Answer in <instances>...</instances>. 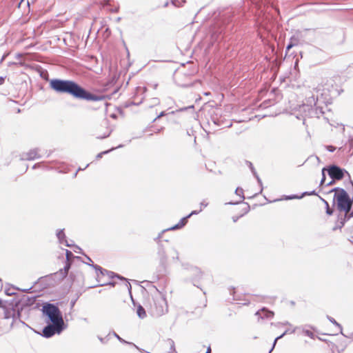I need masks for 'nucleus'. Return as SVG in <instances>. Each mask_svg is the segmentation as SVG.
<instances>
[{
	"instance_id": "nucleus-1",
	"label": "nucleus",
	"mask_w": 353,
	"mask_h": 353,
	"mask_svg": "<svg viewBox=\"0 0 353 353\" xmlns=\"http://www.w3.org/2000/svg\"><path fill=\"white\" fill-rule=\"evenodd\" d=\"M49 86L58 94H68L77 99L92 101L104 99L103 96H97L91 93L72 80L52 79L49 81Z\"/></svg>"
},
{
	"instance_id": "nucleus-2",
	"label": "nucleus",
	"mask_w": 353,
	"mask_h": 353,
	"mask_svg": "<svg viewBox=\"0 0 353 353\" xmlns=\"http://www.w3.org/2000/svg\"><path fill=\"white\" fill-rule=\"evenodd\" d=\"M42 314L45 317V321L47 323H52L59 327L60 324H65L62 314L56 305L46 303L42 306Z\"/></svg>"
},
{
	"instance_id": "nucleus-3",
	"label": "nucleus",
	"mask_w": 353,
	"mask_h": 353,
	"mask_svg": "<svg viewBox=\"0 0 353 353\" xmlns=\"http://www.w3.org/2000/svg\"><path fill=\"white\" fill-rule=\"evenodd\" d=\"M334 192V200L336 201L337 209L345 214L348 213L353 205V199L350 198L348 193L341 188H334L330 192Z\"/></svg>"
},
{
	"instance_id": "nucleus-4",
	"label": "nucleus",
	"mask_w": 353,
	"mask_h": 353,
	"mask_svg": "<svg viewBox=\"0 0 353 353\" xmlns=\"http://www.w3.org/2000/svg\"><path fill=\"white\" fill-rule=\"evenodd\" d=\"M168 310L167 301L163 294L157 290V293L152 297L150 303L149 312L153 316H161Z\"/></svg>"
},
{
	"instance_id": "nucleus-5",
	"label": "nucleus",
	"mask_w": 353,
	"mask_h": 353,
	"mask_svg": "<svg viewBox=\"0 0 353 353\" xmlns=\"http://www.w3.org/2000/svg\"><path fill=\"white\" fill-rule=\"evenodd\" d=\"M89 265L93 267L97 271V279L99 285L101 286L111 285H114V283L112 282L111 280L115 277L125 281V279L113 272L108 271L102 268L101 266L94 264L88 263Z\"/></svg>"
},
{
	"instance_id": "nucleus-6",
	"label": "nucleus",
	"mask_w": 353,
	"mask_h": 353,
	"mask_svg": "<svg viewBox=\"0 0 353 353\" xmlns=\"http://www.w3.org/2000/svg\"><path fill=\"white\" fill-rule=\"evenodd\" d=\"M157 260L159 263L158 271L163 273L165 272L168 264V256L165 249L161 242L159 243L157 252Z\"/></svg>"
},
{
	"instance_id": "nucleus-7",
	"label": "nucleus",
	"mask_w": 353,
	"mask_h": 353,
	"mask_svg": "<svg viewBox=\"0 0 353 353\" xmlns=\"http://www.w3.org/2000/svg\"><path fill=\"white\" fill-rule=\"evenodd\" d=\"M326 170L330 177L334 180L342 179L345 176V174L349 177H350V175L347 171L336 165H332L328 166L327 168H326Z\"/></svg>"
},
{
	"instance_id": "nucleus-8",
	"label": "nucleus",
	"mask_w": 353,
	"mask_h": 353,
	"mask_svg": "<svg viewBox=\"0 0 353 353\" xmlns=\"http://www.w3.org/2000/svg\"><path fill=\"white\" fill-rule=\"evenodd\" d=\"M65 329V324H60L59 327L52 323H48L42 330V336L46 338H50L56 333L60 334Z\"/></svg>"
},
{
	"instance_id": "nucleus-9",
	"label": "nucleus",
	"mask_w": 353,
	"mask_h": 353,
	"mask_svg": "<svg viewBox=\"0 0 353 353\" xmlns=\"http://www.w3.org/2000/svg\"><path fill=\"white\" fill-rule=\"evenodd\" d=\"M2 308L3 309L4 319H12L11 325H13L14 322L16 321V320L19 319L21 316V312L19 310V309H15L12 306L5 307L4 305L3 306Z\"/></svg>"
},
{
	"instance_id": "nucleus-10",
	"label": "nucleus",
	"mask_w": 353,
	"mask_h": 353,
	"mask_svg": "<svg viewBox=\"0 0 353 353\" xmlns=\"http://www.w3.org/2000/svg\"><path fill=\"white\" fill-rule=\"evenodd\" d=\"M306 108H307V112L305 115L307 117H319L324 113L323 108L318 106L317 104L314 107L309 105L306 106Z\"/></svg>"
},
{
	"instance_id": "nucleus-11",
	"label": "nucleus",
	"mask_w": 353,
	"mask_h": 353,
	"mask_svg": "<svg viewBox=\"0 0 353 353\" xmlns=\"http://www.w3.org/2000/svg\"><path fill=\"white\" fill-rule=\"evenodd\" d=\"M39 149L35 148L30 150L28 152L23 154L21 159L23 160L31 161L35 159H39L41 157L40 154H39Z\"/></svg>"
},
{
	"instance_id": "nucleus-12",
	"label": "nucleus",
	"mask_w": 353,
	"mask_h": 353,
	"mask_svg": "<svg viewBox=\"0 0 353 353\" xmlns=\"http://www.w3.org/2000/svg\"><path fill=\"white\" fill-rule=\"evenodd\" d=\"M318 98L315 97L314 95H312L311 97H308L306 99V103H304L301 108V111H303L305 114L307 112V108L306 106L311 105L314 107L317 104Z\"/></svg>"
},
{
	"instance_id": "nucleus-13",
	"label": "nucleus",
	"mask_w": 353,
	"mask_h": 353,
	"mask_svg": "<svg viewBox=\"0 0 353 353\" xmlns=\"http://www.w3.org/2000/svg\"><path fill=\"white\" fill-rule=\"evenodd\" d=\"M56 236H57L59 243L60 244H63L67 247L72 246V245L70 243H69L66 239V236H65V234L64 232V229L57 230Z\"/></svg>"
},
{
	"instance_id": "nucleus-14",
	"label": "nucleus",
	"mask_w": 353,
	"mask_h": 353,
	"mask_svg": "<svg viewBox=\"0 0 353 353\" xmlns=\"http://www.w3.org/2000/svg\"><path fill=\"white\" fill-rule=\"evenodd\" d=\"M256 316H259V317L261 319L264 318H272L274 315V313L266 308L263 307L261 310H259L255 314Z\"/></svg>"
},
{
	"instance_id": "nucleus-15",
	"label": "nucleus",
	"mask_w": 353,
	"mask_h": 353,
	"mask_svg": "<svg viewBox=\"0 0 353 353\" xmlns=\"http://www.w3.org/2000/svg\"><path fill=\"white\" fill-rule=\"evenodd\" d=\"M189 218H190V215H188V216L182 218L177 224L168 228V230H179V229L182 228L188 223V220Z\"/></svg>"
},
{
	"instance_id": "nucleus-16",
	"label": "nucleus",
	"mask_w": 353,
	"mask_h": 353,
	"mask_svg": "<svg viewBox=\"0 0 353 353\" xmlns=\"http://www.w3.org/2000/svg\"><path fill=\"white\" fill-rule=\"evenodd\" d=\"M235 194L236 195L239 196L241 200L239 201H236V202L230 201V202L226 203L225 204H228V205H237V204H239V203L243 202V201L245 199V196H244V194H243V190L241 188H237L236 189V190H235Z\"/></svg>"
},
{
	"instance_id": "nucleus-17",
	"label": "nucleus",
	"mask_w": 353,
	"mask_h": 353,
	"mask_svg": "<svg viewBox=\"0 0 353 353\" xmlns=\"http://www.w3.org/2000/svg\"><path fill=\"white\" fill-rule=\"evenodd\" d=\"M346 217L347 214H344L343 215H339L336 225L334 227V230H336V228H341L342 227H343L345 223L347 221Z\"/></svg>"
},
{
	"instance_id": "nucleus-18",
	"label": "nucleus",
	"mask_w": 353,
	"mask_h": 353,
	"mask_svg": "<svg viewBox=\"0 0 353 353\" xmlns=\"http://www.w3.org/2000/svg\"><path fill=\"white\" fill-rule=\"evenodd\" d=\"M35 301V297H28L26 295H23L22 298L16 302V306H18V304L20 303H24L26 304H32Z\"/></svg>"
},
{
	"instance_id": "nucleus-19",
	"label": "nucleus",
	"mask_w": 353,
	"mask_h": 353,
	"mask_svg": "<svg viewBox=\"0 0 353 353\" xmlns=\"http://www.w3.org/2000/svg\"><path fill=\"white\" fill-rule=\"evenodd\" d=\"M316 194H317L316 193L315 190H313L312 192H305L300 196H299L297 195H295V194H292V195H290V196H285V199L286 200H290V199H301V198H303L305 195H316Z\"/></svg>"
},
{
	"instance_id": "nucleus-20",
	"label": "nucleus",
	"mask_w": 353,
	"mask_h": 353,
	"mask_svg": "<svg viewBox=\"0 0 353 353\" xmlns=\"http://www.w3.org/2000/svg\"><path fill=\"white\" fill-rule=\"evenodd\" d=\"M294 332H295V329L292 330L291 332H290V330H285V332H284L281 335H280V336H277V337L274 339V343H273V345H272V348L270 349V350L269 351V352H268V353H272V352L273 351V350H274V347H275V345H276V342H277V341H278L279 339H282V338H283L285 334H288V333H294Z\"/></svg>"
},
{
	"instance_id": "nucleus-21",
	"label": "nucleus",
	"mask_w": 353,
	"mask_h": 353,
	"mask_svg": "<svg viewBox=\"0 0 353 353\" xmlns=\"http://www.w3.org/2000/svg\"><path fill=\"white\" fill-rule=\"evenodd\" d=\"M71 264L69 261H67L65 263L63 269L60 270V274L61 275L62 278H65L68 274V271L70 268Z\"/></svg>"
},
{
	"instance_id": "nucleus-22",
	"label": "nucleus",
	"mask_w": 353,
	"mask_h": 353,
	"mask_svg": "<svg viewBox=\"0 0 353 353\" xmlns=\"http://www.w3.org/2000/svg\"><path fill=\"white\" fill-rule=\"evenodd\" d=\"M137 314L140 319H144L146 317V312L143 307L139 305L137 309Z\"/></svg>"
},
{
	"instance_id": "nucleus-23",
	"label": "nucleus",
	"mask_w": 353,
	"mask_h": 353,
	"mask_svg": "<svg viewBox=\"0 0 353 353\" xmlns=\"http://www.w3.org/2000/svg\"><path fill=\"white\" fill-rule=\"evenodd\" d=\"M191 271L192 272V274L194 275V280L199 279L202 275L201 270L196 267L192 268L191 269Z\"/></svg>"
},
{
	"instance_id": "nucleus-24",
	"label": "nucleus",
	"mask_w": 353,
	"mask_h": 353,
	"mask_svg": "<svg viewBox=\"0 0 353 353\" xmlns=\"http://www.w3.org/2000/svg\"><path fill=\"white\" fill-rule=\"evenodd\" d=\"M122 147H123V145H119L118 147H117V148H122ZM114 149H116V148H111L110 150H105V151H103V152H101L99 153V154L97 155V157H96L97 159H99L102 158V157L103 156V154H108V153H109L110 151L114 150Z\"/></svg>"
},
{
	"instance_id": "nucleus-25",
	"label": "nucleus",
	"mask_w": 353,
	"mask_h": 353,
	"mask_svg": "<svg viewBox=\"0 0 353 353\" xmlns=\"http://www.w3.org/2000/svg\"><path fill=\"white\" fill-rule=\"evenodd\" d=\"M327 319H328V320H329L332 323H333L334 325H335L336 326H337V327L339 328V330H340V332H341L343 335H344V334H343V332H342V327H341V325L339 323H337V322L336 321V320H335L334 318H332V317H331V316H327Z\"/></svg>"
},
{
	"instance_id": "nucleus-26",
	"label": "nucleus",
	"mask_w": 353,
	"mask_h": 353,
	"mask_svg": "<svg viewBox=\"0 0 353 353\" xmlns=\"http://www.w3.org/2000/svg\"><path fill=\"white\" fill-rule=\"evenodd\" d=\"M112 334L114 337H116L121 343H127V344H132L131 343H129L124 339H123L121 337H120L115 332H112Z\"/></svg>"
},
{
	"instance_id": "nucleus-27",
	"label": "nucleus",
	"mask_w": 353,
	"mask_h": 353,
	"mask_svg": "<svg viewBox=\"0 0 353 353\" xmlns=\"http://www.w3.org/2000/svg\"><path fill=\"white\" fill-rule=\"evenodd\" d=\"M168 230H168V229H166V230H162V231H161V232L158 234V236H157L156 238H154V241L157 242V244H158V245H159V242H161V241H160V239L162 238L163 234L165 231H168Z\"/></svg>"
},
{
	"instance_id": "nucleus-28",
	"label": "nucleus",
	"mask_w": 353,
	"mask_h": 353,
	"mask_svg": "<svg viewBox=\"0 0 353 353\" xmlns=\"http://www.w3.org/2000/svg\"><path fill=\"white\" fill-rule=\"evenodd\" d=\"M5 292L8 296H12L16 294L14 288H8L5 290Z\"/></svg>"
},
{
	"instance_id": "nucleus-29",
	"label": "nucleus",
	"mask_w": 353,
	"mask_h": 353,
	"mask_svg": "<svg viewBox=\"0 0 353 353\" xmlns=\"http://www.w3.org/2000/svg\"><path fill=\"white\" fill-rule=\"evenodd\" d=\"M325 206H326V213H327V214L332 215L333 214V210L330 208L329 203H327V201H325Z\"/></svg>"
},
{
	"instance_id": "nucleus-30",
	"label": "nucleus",
	"mask_w": 353,
	"mask_h": 353,
	"mask_svg": "<svg viewBox=\"0 0 353 353\" xmlns=\"http://www.w3.org/2000/svg\"><path fill=\"white\" fill-rule=\"evenodd\" d=\"M303 333L306 336H309L311 339H314V334L312 332H311L310 330H303Z\"/></svg>"
},
{
	"instance_id": "nucleus-31",
	"label": "nucleus",
	"mask_w": 353,
	"mask_h": 353,
	"mask_svg": "<svg viewBox=\"0 0 353 353\" xmlns=\"http://www.w3.org/2000/svg\"><path fill=\"white\" fill-rule=\"evenodd\" d=\"M325 171H327L326 170V168H323L322 169V179L321 180L320 185H322L325 183Z\"/></svg>"
},
{
	"instance_id": "nucleus-32",
	"label": "nucleus",
	"mask_w": 353,
	"mask_h": 353,
	"mask_svg": "<svg viewBox=\"0 0 353 353\" xmlns=\"http://www.w3.org/2000/svg\"><path fill=\"white\" fill-rule=\"evenodd\" d=\"M111 134V130H108V132L106 133H105L103 135H97V139H105L106 137H108L110 136V134Z\"/></svg>"
},
{
	"instance_id": "nucleus-33",
	"label": "nucleus",
	"mask_w": 353,
	"mask_h": 353,
	"mask_svg": "<svg viewBox=\"0 0 353 353\" xmlns=\"http://www.w3.org/2000/svg\"><path fill=\"white\" fill-rule=\"evenodd\" d=\"M65 254H66V259H67V261H69V259L71 258V257H73V254L72 253L71 251L68 250H65Z\"/></svg>"
},
{
	"instance_id": "nucleus-34",
	"label": "nucleus",
	"mask_w": 353,
	"mask_h": 353,
	"mask_svg": "<svg viewBox=\"0 0 353 353\" xmlns=\"http://www.w3.org/2000/svg\"><path fill=\"white\" fill-rule=\"evenodd\" d=\"M110 334L105 338H103V337H101V336H98V339L102 343H107V341H108V336H109Z\"/></svg>"
},
{
	"instance_id": "nucleus-35",
	"label": "nucleus",
	"mask_w": 353,
	"mask_h": 353,
	"mask_svg": "<svg viewBox=\"0 0 353 353\" xmlns=\"http://www.w3.org/2000/svg\"><path fill=\"white\" fill-rule=\"evenodd\" d=\"M172 250L174 253V255L172 256V259L173 260H179V253L177 252V250L175 249V248H172Z\"/></svg>"
},
{
	"instance_id": "nucleus-36",
	"label": "nucleus",
	"mask_w": 353,
	"mask_h": 353,
	"mask_svg": "<svg viewBox=\"0 0 353 353\" xmlns=\"http://www.w3.org/2000/svg\"><path fill=\"white\" fill-rule=\"evenodd\" d=\"M325 148L329 151V152H333L334 151H335L336 150V148L332 146V145H325Z\"/></svg>"
},
{
	"instance_id": "nucleus-37",
	"label": "nucleus",
	"mask_w": 353,
	"mask_h": 353,
	"mask_svg": "<svg viewBox=\"0 0 353 353\" xmlns=\"http://www.w3.org/2000/svg\"><path fill=\"white\" fill-rule=\"evenodd\" d=\"M165 115V112H161L154 120H153V122H154L156 120H157L158 119L163 117Z\"/></svg>"
},
{
	"instance_id": "nucleus-38",
	"label": "nucleus",
	"mask_w": 353,
	"mask_h": 353,
	"mask_svg": "<svg viewBox=\"0 0 353 353\" xmlns=\"http://www.w3.org/2000/svg\"><path fill=\"white\" fill-rule=\"evenodd\" d=\"M202 211V209L201 208L199 210H193L192 211V212L190 214H189L188 215H190V217L194 214H199L200 212Z\"/></svg>"
},
{
	"instance_id": "nucleus-39",
	"label": "nucleus",
	"mask_w": 353,
	"mask_h": 353,
	"mask_svg": "<svg viewBox=\"0 0 353 353\" xmlns=\"http://www.w3.org/2000/svg\"><path fill=\"white\" fill-rule=\"evenodd\" d=\"M109 1L108 0H103L102 2H101V5L103 8L109 6Z\"/></svg>"
},
{
	"instance_id": "nucleus-40",
	"label": "nucleus",
	"mask_w": 353,
	"mask_h": 353,
	"mask_svg": "<svg viewBox=\"0 0 353 353\" xmlns=\"http://www.w3.org/2000/svg\"><path fill=\"white\" fill-rule=\"evenodd\" d=\"M352 217H353V210L352 212L350 211L348 213H347V217H346L347 221L349 220Z\"/></svg>"
},
{
	"instance_id": "nucleus-41",
	"label": "nucleus",
	"mask_w": 353,
	"mask_h": 353,
	"mask_svg": "<svg viewBox=\"0 0 353 353\" xmlns=\"http://www.w3.org/2000/svg\"><path fill=\"white\" fill-rule=\"evenodd\" d=\"M348 141H349L350 149H352V152L351 154V155H352L353 154V139H350Z\"/></svg>"
},
{
	"instance_id": "nucleus-42",
	"label": "nucleus",
	"mask_w": 353,
	"mask_h": 353,
	"mask_svg": "<svg viewBox=\"0 0 353 353\" xmlns=\"http://www.w3.org/2000/svg\"><path fill=\"white\" fill-rule=\"evenodd\" d=\"M208 205V203L205 202V201L201 202L200 203V205H201V208L202 209V208H205L207 207Z\"/></svg>"
},
{
	"instance_id": "nucleus-43",
	"label": "nucleus",
	"mask_w": 353,
	"mask_h": 353,
	"mask_svg": "<svg viewBox=\"0 0 353 353\" xmlns=\"http://www.w3.org/2000/svg\"><path fill=\"white\" fill-rule=\"evenodd\" d=\"M190 108H194V105H190V106H188V107H185V108H180L178 111H184V110H186L188 109H190Z\"/></svg>"
},
{
	"instance_id": "nucleus-44",
	"label": "nucleus",
	"mask_w": 353,
	"mask_h": 353,
	"mask_svg": "<svg viewBox=\"0 0 353 353\" xmlns=\"http://www.w3.org/2000/svg\"><path fill=\"white\" fill-rule=\"evenodd\" d=\"M294 46V43H292V41H290V42L288 44V46H287V47H286V50H290V48H292Z\"/></svg>"
},
{
	"instance_id": "nucleus-45",
	"label": "nucleus",
	"mask_w": 353,
	"mask_h": 353,
	"mask_svg": "<svg viewBox=\"0 0 353 353\" xmlns=\"http://www.w3.org/2000/svg\"><path fill=\"white\" fill-rule=\"evenodd\" d=\"M247 163L249 164V167H250V170H251L252 172L253 171H254V170H255V169H254V166H253L252 163L251 162H250V161H247Z\"/></svg>"
},
{
	"instance_id": "nucleus-46",
	"label": "nucleus",
	"mask_w": 353,
	"mask_h": 353,
	"mask_svg": "<svg viewBox=\"0 0 353 353\" xmlns=\"http://www.w3.org/2000/svg\"><path fill=\"white\" fill-rule=\"evenodd\" d=\"M329 346L330 347L332 350H334V348H337V346L333 343H330V344H329Z\"/></svg>"
},
{
	"instance_id": "nucleus-47",
	"label": "nucleus",
	"mask_w": 353,
	"mask_h": 353,
	"mask_svg": "<svg viewBox=\"0 0 353 353\" xmlns=\"http://www.w3.org/2000/svg\"><path fill=\"white\" fill-rule=\"evenodd\" d=\"M255 177H256V180H257L258 183H259L261 186H262V181H261V179L259 178V175L256 176Z\"/></svg>"
},
{
	"instance_id": "nucleus-48",
	"label": "nucleus",
	"mask_w": 353,
	"mask_h": 353,
	"mask_svg": "<svg viewBox=\"0 0 353 353\" xmlns=\"http://www.w3.org/2000/svg\"><path fill=\"white\" fill-rule=\"evenodd\" d=\"M255 177H256V180H257L258 183H259L261 186H262V181H261V179L259 178V175L256 176Z\"/></svg>"
},
{
	"instance_id": "nucleus-49",
	"label": "nucleus",
	"mask_w": 353,
	"mask_h": 353,
	"mask_svg": "<svg viewBox=\"0 0 353 353\" xmlns=\"http://www.w3.org/2000/svg\"><path fill=\"white\" fill-rule=\"evenodd\" d=\"M255 177H256V180H257L258 183H259L261 186H262V181H261V179L259 178V175L256 176Z\"/></svg>"
},
{
	"instance_id": "nucleus-50",
	"label": "nucleus",
	"mask_w": 353,
	"mask_h": 353,
	"mask_svg": "<svg viewBox=\"0 0 353 353\" xmlns=\"http://www.w3.org/2000/svg\"><path fill=\"white\" fill-rule=\"evenodd\" d=\"M75 248H76V250H74V251L75 252H77L79 250L80 251L79 252L83 254V253L81 252V249L79 246H76Z\"/></svg>"
},
{
	"instance_id": "nucleus-51",
	"label": "nucleus",
	"mask_w": 353,
	"mask_h": 353,
	"mask_svg": "<svg viewBox=\"0 0 353 353\" xmlns=\"http://www.w3.org/2000/svg\"><path fill=\"white\" fill-rule=\"evenodd\" d=\"M75 248H76V250H74V251L75 252H77L79 250L80 251L79 252L83 254V253L81 252V249L79 246H76Z\"/></svg>"
},
{
	"instance_id": "nucleus-52",
	"label": "nucleus",
	"mask_w": 353,
	"mask_h": 353,
	"mask_svg": "<svg viewBox=\"0 0 353 353\" xmlns=\"http://www.w3.org/2000/svg\"><path fill=\"white\" fill-rule=\"evenodd\" d=\"M242 216L243 215H241L240 217ZM239 218V216H232V221L235 223V222H236L238 221Z\"/></svg>"
},
{
	"instance_id": "nucleus-53",
	"label": "nucleus",
	"mask_w": 353,
	"mask_h": 353,
	"mask_svg": "<svg viewBox=\"0 0 353 353\" xmlns=\"http://www.w3.org/2000/svg\"><path fill=\"white\" fill-rule=\"evenodd\" d=\"M335 181H336V180L332 179V181H330V182H329L326 185H327V186H330V185H333V184L335 183Z\"/></svg>"
},
{
	"instance_id": "nucleus-54",
	"label": "nucleus",
	"mask_w": 353,
	"mask_h": 353,
	"mask_svg": "<svg viewBox=\"0 0 353 353\" xmlns=\"http://www.w3.org/2000/svg\"><path fill=\"white\" fill-rule=\"evenodd\" d=\"M4 77H0V85H2L4 83Z\"/></svg>"
},
{
	"instance_id": "nucleus-55",
	"label": "nucleus",
	"mask_w": 353,
	"mask_h": 353,
	"mask_svg": "<svg viewBox=\"0 0 353 353\" xmlns=\"http://www.w3.org/2000/svg\"><path fill=\"white\" fill-rule=\"evenodd\" d=\"M205 353H211V347H208L207 348V350H206V352Z\"/></svg>"
},
{
	"instance_id": "nucleus-56",
	"label": "nucleus",
	"mask_w": 353,
	"mask_h": 353,
	"mask_svg": "<svg viewBox=\"0 0 353 353\" xmlns=\"http://www.w3.org/2000/svg\"><path fill=\"white\" fill-rule=\"evenodd\" d=\"M110 10L113 12H117L118 11V8H116L114 9H110Z\"/></svg>"
},
{
	"instance_id": "nucleus-57",
	"label": "nucleus",
	"mask_w": 353,
	"mask_h": 353,
	"mask_svg": "<svg viewBox=\"0 0 353 353\" xmlns=\"http://www.w3.org/2000/svg\"><path fill=\"white\" fill-rule=\"evenodd\" d=\"M40 166V164L39 163H37V164H34L32 167L33 169H35L37 167H39Z\"/></svg>"
},
{
	"instance_id": "nucleus-58",
	"label": "nucleus",
	"mask_w": 353,
	"mask_h": 353,
	"mask_svg": "<svg viewBox=\"0 0 353 353\" xmlns=\"http://www.w3.org/2000/svg\"><path fill=\"white\" fill-rule=\"evenodd\" d=\"M126 285H127V287L128 288V290L130 291V290H131V285H130V284L129 283H128L126 284Z\"/></svg>"
},
{
	"instance_id": "nucleus-59",
	"label": "nucleus",
	"mask_w": 353,
	"mask_h": 353,
	"mask_svg": "<svg viewBox=\"0 0 353 353\" xmlns=\"http://www.w3.org/2000/svg\"><path fill=\"white\" fill-rule=\"evenodd\" d=\"M250 210V205L247 204L246 211L245 212H248Z\"/></svg>"
},
{
	"instance_id": "nucleus-60",
	"label": "nucleus",
	"mask_w": 353,
	"mask_h": 353,
	"mask_svg": "<svg viewBox=\"0 0 353 353\" xmlns=\"http://www.w3.org/2000/svg\"><path fill=\"white\" fill-rule=\"evenodd\" d=\"M3 304L2 300L0 299V307H3Z\"/></svg>"
},
{
	"instance_id": "nucleus-61",
	"label": "nucleus",
	"mask_w": 353,
	"mask_h": 353,
	"mask_svg": "<svg viewBox=\"0 0 353 353\" xmlns=\"http://www.w3.org/2000/svg\"><path fill=\"white\" fill-rule=\"evenodd\" d=\"M31 289H32V288H28L27 290H22V291L23 292H30Z\"/></svg>"
},
{
	"instance_id": "nucleus-62",
	"label": "nucleus",
	"mask_w": 353,
	"mask_h": 353,
	"mask_svg": "<svg viewBox=\"0 0 353 353\" xmlns=\"http://www.w3.org/2000/svg\"><path fill=\"white\" fill-rule=\"evenodd\" d=\"M350 241L353 243V235L350 236Z\"/></svg>"
},
{
	"instance_id": "nucleus-63",
	"label": "nucleus",
	"mask_w": 353,
	"mask_h": 353,
	"mask_svg": "<svg viewBox=\"0 0 353 353\" xmlns=\"http://www.w3.org/2000/svg\"><path fill=\"white\" fill-rule=\"evenodd\" d=\"M252 174H253V175H254V176H257V175H258V174H257V173H256V170L253 171V172H252Z\"/></svg>"
},
{
	"instance_id": "nucleus-64",
	"label": "nucleus",
	"mask_w": 353,
	"mask_h": 353,
	"mask_svg": "<svg viewBox=\"0 0 353 353\" xmlns=\"http://www.w3.org/2000/svg\"><path fill=\"white\" fill-rule=\"evenodd\" d=\"M86 256V259H88V261H91L92 262V259L88 256Z\"/></svg>"
}]
</instances>
